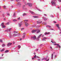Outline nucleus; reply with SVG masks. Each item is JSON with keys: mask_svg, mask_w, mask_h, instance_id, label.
I'll use <instances>...</instances> for the list:
<instances>
[{"mask_svg": "<svg viewBox=\"0 0 61 61\" xmlns=\"http://www.w3.org/2000/svg\"><path fill=\"white\" fill-rule=\"evenodd\" d=\"M1 25L2 26V28H5V25H4V23H3L1 24Z\"/></svg>", "mask_w": 61, "mask_h": 61, "instance_id": "1", "label": "nucleus"}, {"mask_svg": "<svg viewBox=\"0 0 61 61\" xmlns=\"http://www.w3.org/2000/svg\"><path fill=\"white\" fill-rule=\"evenodd\" d=\"M32 38L34 40H35V39H36V36L35 35L34 36L32 37Z\"/></svg>", "mask_w": 61, "mask_h": 61, "instance_id": "2", "label": "nucleus"}, {"mask_svg": "<svg viewBox=\"0 0 61 61\" xmlns=\"http://www.w3.org/2000/svg\"><path fill=\"white\" fill-rule=\"evenodd\" d=\"M57 46L56 47V48H58V47H59V48H61V46L59 45V44H56Z\"/></svg>", "mask_w": 61, "mask_h": 61, "instance_id": "3", "label": "nucleus"}, {"mask_svg": "<svg viewBox=\"0 0 61 61\" xmlns=\"http://www.w3.org/2000/svg\"><path fill=\"white\" fill-rule=\"evenodd\" d=\"M36 31H37V30H33L32 31V33H35V32H36Z\"/></svg>", "mask_w": 61, "mask_h": 61, "instance_id": "4", "label": "nucleus"}, {"mask_svg": "<svg viewBox=\"0 0 61 61\" xmlns=\"http://www.w3.org/2000/svg\"><path fill=\"white\" fill-rule=\"evenodd\" d=\"M36 58V55H35V56H34V57H32V60L35 59V58Z\"/></svg>", "mask_w": 61, "mask_h": 61, "instance_id": "5", "label": "nucleus"}, {"mask_svg": "<svg viewBox=\"0 0 61 61\" xmlns=\"http://www.w3.org/2000/svg\"><path fill=\"white\" fill-rule=\"evenodd\" d=\"M30 12L31 14H32V15H35V13L31 11H30Z\"/></svg>", "mask_w": 61, "mask_h": 61, "instance_id": "6", "label": "nucleus"}, {"mask_svg": "<svg viewBox=\"0 0 61 61\" xmlns=\"http://www.w3.org/2000/svg\"><path fill=\"white\" fill-rule=\"evenodd\" d=\"M25 25L26 26H27L28 25H29V24H28V23L26 22L25 23Z\"/></svg>", "mask_w": 61, "mask_h": 61, "instance_id": "7", "label": "nucleus"}, {"mask_svg": "<svg viewBox=\"0 0 61 61\" xmlns=\"http://www.w3.org/2000/svg\"><path fill=\"white\" fill-rule=\"evenodd\" d=\"M49 34H50V32H46L45 33L44 35H49Z\"/></svg>", "mask_w": 61, "mask_h": 61, "instance_id": "8", "label": "nucleus"}, {"mask_svg": "<svg viewBox=\"0 0 61 61\" xmlns=\"http://www.w3.org/2000/svg\"><path fill=\"white\" fill-rule=\"evenodd\" d=\"M41 36H42V34H41L39 36L37 37V40H39V39H38V38H40V37H41Z\"/></svg>", "mask_w": 61, "mask_h": 61, "instance_id": "9", "label": "nucleus"}, {"mask_svg": "<svg viewBox=\"0 0 61 61\" xmlns=\"http://www.w3.org/2000/svg\"><path fill=\"white\" fill-rule=\"evenodd\" d=\"M51 4H55L56 3L55 2H54V0H52L51 2Z\"/></svg>", "mask_w": 61, "mask_h": 61, "instance_id": "10", "label": "nucleus"}, {"mask_svg": "<svg viewBox=\"0 0 61 61\" xmlns=\"http://www.w3.org/2000/svg\"><path fill=\"white\" fill-rule=\"evenodd\" d=\"M11 44L12 43H8V44L7 45V46H11Z\"/></svg>", "mask_w": 61, "mask_h": 61, "instance_id": "11", "label": "nucleus"}, {"mask_svg": "<svg viewBox=\"0 0 61 61\" xmlns=\"http://www.w3.org/2000/svg\"><path fill=\"white\" fill-rule=\"evenodd\" d=\"M56 25L57 26V27H58L59 29H60V28H59V24H56Z\"/></svg>", "mask_w": 61, "mask_h": 61, "instance_id": "12", "label": "nucleus"}, {"mask_svg": "<svg viewBox=\"0 0 61 61\" xmlns=\"http://www.w3.org/2000/svg\"><path fill=\"white\" fill-rule=\"evenodd\" d=\"M17 34H14L13 35V36H17Z\"/></svg>", "mask_w": 61, "mask_h": 61, "instance_id": "13", "label": "nucleus"}, {"mask_svg": "<svg viewBox=\"0 0 61 61\" xmlns=\"http://www.w3.org/2000/svg\"><path fill=\"white\" fill-rule=\"evenodd\" d=\"M17 5H21V4H20V2H19L18 3Z\"/></svg>", "mask_w": 61, "mask_h": 61, "instance_id": "14", "label": "nucleus"}, {"mask_svg": "<svg viewBox=\"0 0 61 61\" xmlns=\"http://www.w3.org/2000/svg\"><path fill=\"white\" fill-rule=\"evenodd\" d=\"M43 19L45 21H46V20H47V19L46 18H43Z\"/></svg>", "mask_w": 61, "mask_h": 61, "instance_id": "15", "label": "nucleus"}, {"mask_svg": "<svg viewBox=\"0 0 61 61\" xmlns=\"http://www.w3.org/2000/svg\"><path fill=\"white\" fill-rule=\"evenodd\" d=\"M9 52V51L8 50H6L5 51V53H7V52Z\"/></svg>", "mask_w": 61, "mask_h": 61, "instance_id": "16", "label": "nucleus"}, {"mask_svg": "<svg viewBox=\"0 0 61 61\" xmlns=\"http://www.w3.org/2000/svg\"><path fill=\"white\" fill-rule=\"evenodd\" d=\"M5 46V44H3L2 45V47H4V46Z\"/></svg>", "mask_w": 61, "mask_h": 61, "instance_id": "17", "label": "nucleus"}, {"mask_svg": "<svg viewBox=\"0 0 61 61\" xmlns=\"http://www.w3.org/2000/svg\"><path fill=\"white\" fill-rule=\"evenodd\" d=\"M34 18H38V17L37 16H33Z\"/></svg>", "mask_w": 61, "mask_h": 61, "instance_id": "18", "label": "nucleus"}, {"mask_svg": "<svg viewBox=\"0 0 61 61\" xmlns=\"http://www.w3.org/2000/svg\"><path fill=\"white\" fill-rule=\"evenodd\" d=\"M19 25L20 27H21V26L22 25V24H21H21L19 23Z\"/></svg>", "mask_w": 61, "mask_h": 61, "instance_id": "19", "label": "nucleus"}, {"mask_svg": "<svg viewBox=\"0 0 61 61\" xmlns=\"http://www.w3.org/2000/svg\"><path fill=\"white\" fill-rule=\"evenodd\" d=\"M5 50V49H2L1 50V52H3V51H4Z\"/></svg>", "mask_w": 61, "mask_h": 61, "instance_id": "20", "label": "nucleus"}, {"mask_svg": "<svg viewBox=\"0 0 61 61\" xmlns=\"http://www.w3.org/2000/svg\"><path fill=\"white\" fill-rule=\"evenodd\" d=\"M18 47H19V49H20L21 48V46L20 45H18Z\"/></svg>", "mask_w": 61, "mask_h": 61, "instance_id": "21", "label": "nucleus"}, {"mask_svg": "<svg viewBox=\"0 0 61 61\" xmlns=\"http://www.w3.org/2000/svg\"><path fill=\"white\" fill-rule=\"evenodd\" d=\"M0 42H1V43H3V41H2V40L0 39Z\"/></svg>", "mask_w": 61, "mask_h": 61, "instance_id": "22", "label": "nucleus"}, {"mask_svg": "<svg viewBox=\"0 0 61 61\" xmlns=\"http://www.w3.org/2000/svg\"><path fill=\"white\" fill-rule=\"evenodd\" d=\"M32 6V4L30 3L29 6H30V7H31Z\"/></svg>", "mask_w": 61, "mask_h": 61, "instance_id": "23", "label": "nucleus"}, {"mask_svg": "<svg viewBox=\"0 0 61 61\" xmlns=\"http://www.w3.org/2000/svg\"><path fill=\"white\" fill-rule=\"evenodd\" d=\"M13 21H14V22H16V21H17V20H13Z\"/></svg>", "mask_w": 61, "mask_h": 61, "instance_id": "24", "label": "nucleus"}, {"mask_svg": "<svg viewBox=\"0 0 61 61\" xmlns=\"http://www.w3.org/2000/svg\"><path fill=\"white\" fill-rule=\"evenodd\" d=\"M47 27H50V28L51 27L50 26L48 25L47 26Z\"/></svg>", "mask_w": 61, "mask_h": 61, "instance_id": "25", "label": "nucleus"}, {"mask_svg": "<svg viewBox=\"0 0 61 61\" xmlns=\"http://www.w3.org/2000/svg\"><path fill=\"white\" fill-rule=\"evenodd\" d=\"M30 4L31 3H27V5L29 6V5H30Z\"/></svg>", "mask_w": 61, "mask_h": 61, "instance_id": "26", "label": "nucleus"}, {"mask_svg": "<svg viewBox=\"0 0 61 61\" xmlns=\"http://www.w3.org/2000/svg\"><path fill=\"white\" fill-rule=\"evenodd\" d=\"M40 30H38V31H37V33H38L39 32H40Z\"/></svg>", "mask_w": 61, "mask_h": 61, "instance_id": "27", "label": "nucleus"}, {"mask_svg": "<svg viewBox=\"0 0 61 61\" xmlns=\"http://www.w3.org/2000/svg\"><path fill=\"white\" fill-rule=\"evenodd\" d=\"M25 35H24L22 37V38H25Z\"/></svg>", "mask_w": 61, "mask_h": 61, "instance_id": "28", "label": "nucleus"}, {"mask_svg": "<svg viewBox=\"0 0 61 61\" xmlns=\"http://www.w3.org/2000/svg\"><path fill=\"white\" fill-rule=\"evenodd\" d=\"M12 30V29L11 28H10L9 29V31H10V30Z\"/></svg>", "mask_w": 61, "mask_h": 61, "instance_id": "29", "label": "nucleus"}, {"mask_svg": "<svg viewBox=\"0 0 61 61\" xmlns=\"http://www.w3.org/2000/svg\"><path fill=\"white\" fill-rule=\"evenodd\" d=\"M26 15V14H25V13L23 14V16H24V15Z\"/></svg>", "mask_w": 61, "mask_h": 61, "instance_id": "30", "label": "nucleus"}, {"mask_svg": "<svg viewBox=\"0 0 61 61\" xmlns=\"http://www.w3.org/2000/svg\"><path fill=\"white\" fill-rule=\"evenodd\" d=\"M4 9H5L6 8V7H5V6H4Z\"/></svg>", "mask_w": 61, "mask_h": 61, "instance_id": "31", "label": "nucleus"}, {"mask_svg": "<svg viewBox=\"0 0 61 61\" xmlns=\"http://www.w3.org/2000/svg\"><path fill=\"white\" fill-rule=\"evenodd\" d=\"M42 21H41V22H37V24H40V23H42Z\"/></svg>", "mask_w": 61, "mask_h": 61, "instance_id": "32", "label": "nucleus"}, {"mask_svg": "<svg viewBox=\"0 0 61 61\" xmlns=\"http://www.w3.org/2000/svg\"><path fill=\"white\" fill-rule=\"evenodd\" d=\"M6 24L7 25H9V22H8L7 23H6Z\"/></svg>", "mask_w": 61, "mask_h": 61, "instance_id": "33", "label": "nucleus"}, {"mask_svg": "<svg viewBox=\"0 0 61 61\" xmlns=\"http://www.w3.org/2000/svg\"><path fill=\"white\" fill-rule=\"evenodd\" d=\"M24 21H26V22H27L28 21V20H25Z\"/></svg>", "mask_w": 61, "mask_h": 61, "instance_id": "34", "label": "nucleus"}, {"mask_svg": "<svg viewBox=\"0 0 61 61\" xmlns=\"http://www.w3.org/2000/svg\"><path fill=\"white\" fill-rule=\"evenodd\" d=\"M51 42L52 43H56V42H53L52 41H51Z\"/></svg>", "mask_w": 61, "mask_h": 61, "instance_id": "35", "label": "nucleus"}, {"mask_svg": "<svg viewBox=\"0 0 61 61\" xmlns=\"http://www.w3.org/2000/svg\"><path fill=\"white\" fill-rule=\"evenodd\" d=\"M51 56H52V57L51 58H53V54H52Z\"/></svg>", "mask_w": 61, "mask_h": 61, "instance_id": "36", "label": "nucleus"}, {"mask_svg": "<svg viewBox=\"0 0 61 61\" xmlns=\"http://www.w3.org/2000/svg\"><path fill=\"white\" fill-rule=\"evenodd\" d=\"M7 15H8V16H9L10 15L9 14V13H7Z\"/></svg>", "mask_w": 61, "mask_h": 61, "instance_id": "37", "label": "nucleus"}, {"mask_svg": "<svg viewBox=\"0 0 61 61\" xmlns=\"http://www.w3.org/2000/svg\"><path fill=\"white\" fill-rule=\"evenodd\" d=\"M15 13H14V15H13L15 17Z\"/></svg>", "mask_w": 61, "mask_h": 61, "instance_id": "38", "label": "nucleus"}, {"mask_svg": "<svg viewBox=\"0 0 61 61\" xmlns=\"http://www.w3.org/2000/svg\"><path fill=\"white\" fill-rule=\"evenodd\" d=\"M14 33H17V32L15 31H14Z\"/></svg>", "mask_w": 61, "mask_h": 61, "instance_id": "39", "label": "nucleus"}, {"mask_svg": "<svg viewBox=\"0 0 61 61\" xmlns=\"http://www.w3.org/2000/svg\"><path fill=\"white\" fill-rule=\"evenodd\" d=\"M20 17H19L18 18V20H20Z\"/></svg>", "mask_w": 61, "mask_h": 61, "instance_id": "40", "label": "nucleus"}, {"mask_svg": "<svg viewBox=\"0 0 61 61\" xmlns=\"http://www.w3.org/2000/svg\"><path fill=\"white\" fill-rule=\"evenodd\" d=\"M44 39H47V38L46 37H45L44 38Z\"/></svg>", "mask_w": 61, "mask_h": 61, "instance_id": "41", "label": "nucleus"}, {"mask_svg": "<svg viewBox=\"0 0 61 61\" xmlns=\"http://www.w3.org/2000/svg\"><path fill=\"white\" fill-rule=\"evenodd\" d=\"M42 40L43 41H44V40H45V39H42Z\"/></svg>", "mask_w": 61, "mask_h": 61, "instance_id": "42", "label": "nucleus"}, {"mask_svg": "<svg viewBox=\"0 0 61 61\" xmlns=\"http://www.w3.org/2000/svg\"><path fill=\"white\" fill-rule=\"evenodd\" d=\"M25 5H23V8H24V7H25Z\"/></svg>", "mask_w": 61, "mask_h": 61, "instance_id": "43", "label": "nucleus"}, {"mask_svg": "<svg viewBox=\"0 0 61 61\" xmlns=\"http://www.w3.org/2000/svg\"><path fill=\"white\" fill-rule=\"evenodd\" d=\"M24 28H21L22 30H24Z\"/></svg>", "mask_w": 61, "mask_h": 61, "instance_id": "44", "label": "nucleus"}, {"mask_svg": "<svg viewBox=\"0 0 61 61\" xmlns=\"http://www.w3.org/2000/svg\"><path fill=\"white\" fill-rule=\"evenodd\" d=\"M49 59H48L46 61H49Z\"/></svg>", "mask_w": 61, "mask_h": 61, "instance_id": "45", "label": "nucleus"}, {"mask_svg": "<svg viewBox=\"0 0 61 61\" xmlns=\"http://www.w3.org/2000/svg\"><path fill=\"white\" fill-rule=\"evenodd\" d=\"M59 1V2H61V0H58Z\"/></svg>", "mask_w": 61, "mask_h": 61, "instance_id": "46", "label": "nucleus"}, {"mask_svg": "<svg viewBox=\"0 0 61 61\" xmlns=\"http://www.w3.org/2000/svg\"><path fill=\"white\" fill-rule=\"evenodd\" d=\"M54 45H57V44H54Z\"/></svg>", "mask_w": 61, "mask_h": 61, "instance_id": "47", "label": "nucleus"}, {"mask_svg": "<svg viewBox=\"0 0 61 61\" xmlns=\"http://www.w3.org/2000/svg\"><path fill=\"white\" fill-rule=\"evenodd\" d=\"M34 55H36V53H34Z\"/></svg>", "mask_w": 61, "mask_h": 61, "instance_id": "48", "label": "nucleus"}, {"mask_svg": "<svg viewBox=\"0 0 61 61\" xmlns=\"http://www.w3.org/2000/svg\"><path fill=\"white\" fill-rule=\"evenodd\" d=\"M16 1H17V2H18V1H19V0H16Z\"/></svg>", "mask_w": 61, "mask_h": 61, "instance_id": "49", "label": "nucleus"}, {"mask_svg": "<svg viewBox=\"0 0 61 61\" xmlns=\"http://www.w3.org/2000/svg\"><path fill=\"white\" fill-rule=\"evenodd\" d=\"M22 39L20 38V40H22Z\"/></svg>", "mask_w": 61, "mask_h": 61, "instance_id": "50", "label": "nucleus"}, {"mask_svg": "<svg viewBox=\"0 0 61 61\" xmlns=\"http://www.w3.org/2000/svg\"><path fill=\"white\" fill-rule=\"evenodd\" d=\"M50 48H51V49H52V47H51Z\"/></svg>", "mask_w": 61, "mask_h": 61, "instance_id": "51", "label": "nucleus"}, {"mask_svg": "<svg viewBox=\"0 0 61 61\" xmlns=\"http://www.w3.org/2000/svg\"><path fill=\"white\" fill-rule=\"evenodd\" d=\"M54 23H56V21H54Z\"/></svg>", "mask_w": 61, "mask_h": 61, "instance_id": "52", "label": "nucleus"}, {"mask_svg": "<svg viewBox=\"0 0 61 61\" xmlns=\"http://www.w3.org/2000/svg\"><path fill=\"white\" fill-rule=\"evenodd\" d=\"M44 35H43L42 36V37H44Z\"/></svg>", "mask_w": 61, "mask_h": 61, "instance_id": "53", "label": "nucleus"}, {"mask_svg": "<svg viewBox=\"0 0 61 61\" xmlns=\"http://www.w3.org/2000/svg\"><path fill=\"white\" fill-rule=\"evenodd\" d=\"M47 59H46V58H45V60H46Z\"/></svg>", "mask_w": 61, "mask_h": 61, "instance_id": "54", "label": "nucleus"}, {"mask_svg": "<svg viewBox=\"0 0 61 61\" xmlns=\"http://www.w3.org/2000/svg\"><path fill=\"white\" fill-rule=\"evenodd\" d=\"M5 20V19L4 18V20Z\"/></svg>", "mask_w": 61, "mask_h": 61, "instance_id": "55", "label": "nucleus"}, {"mask_svg": "<svg viewBox=\"0 0 61 61\" xmlns=\"http://www.w3.org/2000/svg\"><path fill=\"white\" fill-rule=\"evenodd\" d=\"M15 42H13V44H15Z\"/></svg>", "mask_w": 61, "mask_h": 61, "instance_id": "56", "label": "nucleus"}, {"mask_svg": "<svg viewBox=\"0 0 61 61\" xmlns=\"http://www.w3.org/2000/svg\"><path fill=\"white\" fill-rule=\"evenodd\" d=\"M39 58V57H38V56H37V58Z\"/></svg>", "mask_w": 61, "mask_h": 61, "instance_id": "57", "label": "nucleus"}, {"mask_svg": "<svg viewBox=\"0 0 61 61\" xmlns=\"http://www.w3.org/2000/svg\"><path fill=\"white\" fill-rule=\"evenodd\" d=\"M58 8H59V7H58Z\"/></svg>", "mask_w": 61, "mask_h": 61, "instance_id": "58", "label": "nucleus"}, {"mask_svg": "<svg viewBox=\"0 0 61 61\" xmlns=\"http://www.w3.org/2000/svg\"><path fill=\"white\" fill-rule=\"evenodd\" d=\"M40 60V59H38V61H39V60Z\"/></svg>", "mask_w": 61, "mask_h": 61, "instance_id": "59", "label": "nucleus"}, {"mask_svg": "<svg viewBox=\"0 0 61 61\" xmlns=\"http://www.w3.org/2000/svg\"><path fill=\"white\" fill-rule=\"evenodd\" d=\"M11 1H14V0H10Z\"/></svg>", "mask_w": 61, "mask_h": 61, "instance_id": "60", "label": "nucleus"}, {"mask_svg": "<svg viewBox=\"0 0 61 61\" xmlns=\"http://www.w3.org/2000/svg\"><path fill=\"white\" fill-rule=\"evenodd\" d=\"M2 58H0V59H1Z\"/></svg>", "mask_w": 61, "mask_h": 61, "instance_id": "61", "label": "nucleus"}, {"mask_svg": "<svg viewBox=\"0 0 61 61\" xmlns=\"http://www.w3.org/2000/svg\"><path fill=\"white\" fill-rule=\"evenodd\" d=\"M45 15H46L45 14Z\"/></svg>", "mask_w": 61, "mask_h": 61, "instance_id": "62", "label": "nucleus"}, {"mask_svg": "<svg viewBox=\"0 0 61 61\" xmlns=\"http://www.w3.org/2000/svg\"><path fill=\"white\" fill-rule=\"evenodd\" d=\"M3 56V55H2V56Z\"/></svg>", "mask_w": 61, "mask_h": 61, "instance_id": "63", "label": "nucleus"}, {"mask_svg": "<svg viewBox=\"0 0 61 61\" xmlns=\"http://www.w3.org/2000/svg\"><path fill=\"white\" fill-rule=\"evenodd\" d=\"M54 0V1H56V0Z\"/></svg>", "mask_w": 61, "mask_h": 61, "instance_id": "64", "label": "nucleus"}]
</instances>
